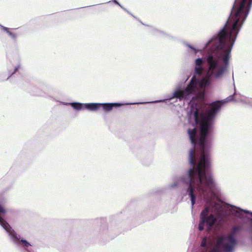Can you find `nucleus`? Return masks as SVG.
I'll return each mask as SVG.
<instances>
[{"label":"nucleus","mask_w":252,"mask_h":252,"mask_svg":"<svg viewBox=\"0 0 252 252\" xmlns=\"http://www.w3.org/2000/svg\"><path fill=\"white\" fill-rule=\"evenodd\" d=\"M7 212V210L4 206L0 205V214H4ZM0 225L6 231L11 228L9 224L1 217H0Z\"/></svg>","instance_id":"obj_4"},{"label":"nucleus","mask_w":252,"mask_h":252,"mask_svg":"<svg viewBox=\"0 0 252 252\" xmlns=\"http://www.w3.org/2000/svg\"><path fill=\"white\" fill-rule=\"evenodd\" d=\"M100 103H85V109L90 111H96L100 109Z\"/></svg>","instance_id":"obj_6"},{"label":"nucleus","mask_w":252,"mask_h":252,"mask_svg":"<svg viewBox=\"0 0 252 252\" xmlns=\"http://www.w3.org/2000/svg\"><path fill=\"white\" fill-rule=\"evenodd\" d=\"M0 28L7 33L8 35L13 39L16 40L17 38L18 35L14 32H12L9 30V29L3 26L0 24Z\"/></svg>","instance_id":"obj_7"},{"label":"nucleus","mask_w":252,"mask_h":252,"mask_svg":"<svg viewBox=\"0 0 252 252\" xmlns=\"http://www.w3.org/2000/svg\"><path fill=\"white\" fill-rule=\"evenodd\" d=\"M252 6V0H236L224 27L217 36H214L205 43L204 49L209 47L207 54L203 59L198 58L194 62V72L199 76L203 72L204 62L207 67L200 80L194 75L186 88L182 89L178 85L171 96L165 99L126 104L154 103L173 98L203 101L205 88L209 86L213 80L222 79L227 72L232 49Z\"/></svg>","instance_id":"obj_1"},{"label":"nucleus","mask_w":252,"mask_h":252,"mask_svg":"<svg viewBox=\"0 0 252 252\" xmlns=\"http://www.w3.org/2000/svg\"><path fill=\"white\" fill-rule=\"evenodd\" d=\"M154 32H155V34L156 35H159L165 36V35H167L164 32L158 30L157 29H155L154 30Z\"/></svg>","instance_id":"obj_9"},{"label":"nucleus","mask_w":252,"mask_h":252,"mask_svg":"<svg viewBox=\"0 0 252 252\" xmlns=\"http://www.w3.org/2000/svg\"><path fill=\"white\" fill-rule=\"evenodd\" d=\"M206 237H204L203 238V240H202V241L201 243V247H205L206 246Z\"/></svg>","instance_id":"obj_11"},{"label":"nucleus","mask_w":252,"mask_h":252,"mask_svg":"<svg viewBox=\"0 0 252 252\" xmlns=\"http://www.w3.org/2000/svg\"><path fill=\"white\" fill-rule=\"evenodd\" d=\"M187 46L190 49H191V50H192L194 52V53L195 54H196V53L198 51V50H196L195 48H193L192 46H191L189 44H187Z\"/></svg>","instance_id":"obj_12"},{"label":"nucleus","mask_w":252,"mask_h":252,"mask_svg":"<svg viewBox=\"0 0 252 252\" xmlns=\"http://www.w3.org/2000/svg\"><path fill=\"white\" fill-rule=\"evenodd\" d=\"M20 68V64H18L14 68V72L12 73V74H14V73H15L19 68Z\"/></svg>","instance_id":"obj_13"},{"label":"nucleus","mask_w":252,"mask_h":252,"mask_svg":"<svg viewBox=\"0 0 252 252\" xmlns=\"http://www.w3.org/2000/svg\"><path fill=\"white\" fill-rule=\"evenodd\" d=\"M69 104L76 110L80 111L85 109V103L71 102Z\"/></svg>","instance_id":"obj_8"},{"label":"nucleus","mask_w":252,"mask_h":252,"mask_svg":"<svg viewBox=\"0 0 252 252\" xmlns=\"http://www.w3.org/2000/svg\"><path fill=\"white\" fill-rule=\"evenodd\" d=\"M239 226H234L231 231L227 234L218 237L217 243L211 252H234L237 244L236 236L238 232L241 230Z\"/></svg>","instance_id":"obj_2"},{"label":"nucleus","mask_w":252,"mask_h":252,"mask_svg":"<svg viewBox=\"0 0 252 252\" xmlns=\"http://www.w3.org/2000/svg\"><path fill=\"white\" fill-rule=\"evenodd\" d=\"M114 2L118 5H119L121 8H122L125 11L127 12L130 15H132V14L128 11L126 9L123 7L117 0H114Z\"/></svg>","instance_id":"obj_10"},{"label":"nucleus","mask_w":252,"mask_h":252,"mask_svg":"<svg viewBox=\"0 0 252 252\" xmlns=\"http://www.w3.org/2000/svg\"><path fill=\"white\" fill-rule=\"evenodd\" d=\"M6 232L9 235L10 240L16 245L20 246L23 245L25 249H27L29 247L32 246L27 240L21 238L20 235L17 234L12 228L8 229ZM26 250L29 251L28 249ZM28 252H30V251Z\"/></svg>","instance_id":"obj_3"},{"label":"nucleus","mask_w":252,"mask_h":252,"mask_svg":"<svg viewBox=\"0 0 252 252\" xmlns=\"http://www.w3.org/2000/svg\"><path fill=\"white\" fill-rule=\"evenodd\" d=\"M122 105V104L119 103H100V109L101 108L104 111L109 112L114 107H119Z\"/></svg>","instance_id":"obj_5"}]
</instances>
